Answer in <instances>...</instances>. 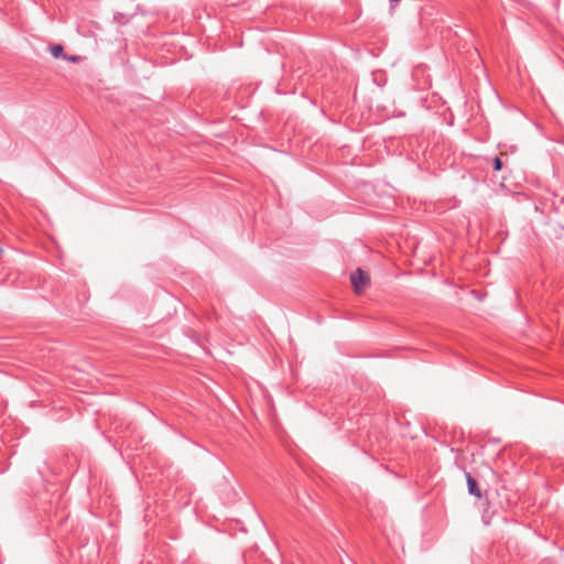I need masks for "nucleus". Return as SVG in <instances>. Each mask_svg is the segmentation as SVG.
Listing matches in <instances>:
<instances>
[{
  "label": "nucleus",
  "mask_w": 564,
  "mask_h": 564,
  "mask_svg": "<svg viewBox=\"0 0 564 564\" xmlns=\"http://www.w3.org/2000/svg\"><path fill=\"white\" fill-rule=\"evenodd\" d=\"M350 281L355 291L360 293L369 284V276L365 271L358 268L354 273H351Z\"/></svg>",
  "instance_id": "f257e3e1"
},
{
  "label": "nucleus",
  "mask_w": 564,
  "mask_h": 564,
  "mask_svg": "<svg viewBox=\"0 0 564 564\" xmlns=\"http://www.w3.org/2000/svg\"><path fill=\"white\" fill-rule=\"evenodd\" d=\"M466 479H467L468 492L477 498H480L481 491L479 489L477 480L469 473H466Z\"/></svg>",
  "instance_id": "f03ea898"
},
{
  "label": "nucleus",
  "mask_w": 564,
  "mask_h": 564,
  "mask_svg": "<svg viewBox=\"0 0 564 564\" xmlns=\"http://www.w3.org/2000/svg\"><path fill=\"white\" fill-rule=\"evenodd\" d=\"M50 52L55 58L66 57V55H64V47L61 44L51 45Z\"/></svg>",
  "instance_id": "7ed1b4c3"
},
{
  "label": "nucleus",
  "mask_w": 564,
  "mask_h": 564,
  "mask_svg": "<svg viewBox=\"0 0 564 564\" xmlns=\"http://www.w3.org/2000/svg\"><path fill=\"white\" fill-rule=\"evenodd\" d=\"M502 166H503V163H502L501 159L499 156H495L492 160L494 171L499 172V171H501Z\"/></svg>",
  "instance_id": "20e7f679"
},
{
  "label": "nucleus",
  "mask_w": 564,
  "mask_h": 564,
  "mask_svg": "<svg viewBox=\"0 0 564 564\" xmlns=\"http://www.w3.org/2000/svg\"><path fill=\"white\" fill-rule=\"evenodd\" d=\"M65 58L72 61V62H77L79 59V56H66Z\"/></svg>",
  "instance_id": "39448f33"
},
{
  "label": "nucleus",
  "mask_w": 564,
  "mask_h": 564,
  "mask_svg": "<svg viewBox=\"0 0 564 564\" xmlns=\"http://www.w3.org/2000/svg\"><path fill=\"white\" fill-rule=\"evenodd\" d=\"M392 3H397L399 2L400 0H390Z\"/></svg>",
  "instance_id": "423d86ee"
}]
</instances>
